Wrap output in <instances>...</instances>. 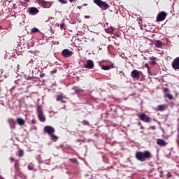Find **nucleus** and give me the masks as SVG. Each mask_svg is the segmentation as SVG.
I'll return each instance as SVG.
<instances>
[{
	"label": "nucleus",
	"instance_id": "obj_1",
	"mask_svg": "<svg viewBox=\"0 0 179 179\" xmlns=\"http://www.w3.org/2000/svg\"><path fill=\"white\" fill-rule=\"evenodd\" d=\"M135 157L138 162H146V160H150V159H152L153 155H152V152L148 150L143 152L137 151L135 153Z\"/></svg>",
	"mask_w": 179,
	"mask_h": 179
},
{
	"label": "nucleus",
	"instance_id": "obj_2",
	"mask_svg": "<svg viewBox=\"0 0 179 179\" xmlns=\"http://www.w3.org/2000/svg\"><path fill=\"white\" fill-rule=\"evenodd\" d=\"M43 132H45V134H48L51 140L54 142H57V141H58V136L55 134V129H54V127L51 126H45L43 129Z\"/></svg>",
	"mask_w": 179,
	"mask_h": 179
},
{
	"label": "nucleus",
	"instance_id": "obj_3",
	"mask_svg": "<svg viewBox=\"0 0 179 179\" xmlns=\"http://www.w3.org/2000/svg\"><path fill=\"white\" fill-rule=\"evenodd\" d=\"M36 113L39 121H41V122H45V116L44 115V112L43 111V107L41 105L37 106Z\"/></svg>",
	"mask_w": 179,
	"mask_h": 179
},
{
	"label": "nucleus",
	"instance_id": "obj_4",
	"mask_svg": "<svg viewBox=\"0 0 179 179\" xmlns=\"http://www.w3.org/2000/svg\"><path fill=\"white\" fill-rule=\"evenodd\" d=\"M94 3H96V5L98 6H99V8H101L103 10H106V9H108V8L110 6H108V3H106V2L103 1H94Z\"/></svg>",
	"mask_w": 179,
	"mask_h": 179
},
{
	"label": "nucleus",
	"instance_id": "obj_5",
	"mask_svg": "<svg viewBox=\"0 0 179 179\" xmlns=\"http://www.w3.org/2000/svg\"><path fill=\"white\" fill-rule=\"evenodd\" d=\"M166 17H167V13L160 11L157 16V22H163Z\"/></svg>",
	"mask_w": 179,
	"mask_h": 179
},
{
	"label": "nucleus",
	"instance_id": "obj_6",
	"mask_svg": "<svg viewBox=\"0 0 179 179\" xmlns=\"http://www.w3.org/2000/svg\"><path fill=\"white\" fill-rule=\"evenodd\" d=\"M139 120H141V121H143V122H152V119L150 118V117L147 116L145 113H141L139 115Z\"/></svg>",
	"mask_w": 179,
	"mask_h": 179
},
{
	"label": "nucleus",
	"instance_id": "obj_7",
	"mask_svg": "<svg viewBox=\"0 0 179 179\" xmlns=\"http://www.w3.org/2000/svg\"><path fill=\"white\" fill-rule=\"evenodd\" d=\"M62 55L64 58H69V57H72L73 55V52L69 49H64L62 52Z\"/></svg>",
	"mask_w": 179,
	"mask_h": 179
},
{
	"label": "nucleus",
	"instance_id": "obj_8",
	"mask_svg": "<svg viewBox=\"0 0 179 179\" xmlns=\"http://www.w3.org/2000/svg\"><path fill=\"white\" fill-rule=\"evenodd\" d=\"M84 68H86L87 69H93L94 68V62L93 60H87V64H84Z\"/></svg>",
	"mask_w": 179,
	"mask_h": 179
},
{
	"label": "nucleus",
	"instance_id": "obj_9",
	"mask_svg": "<svg viewBox=\"0 0 179 179\" xmlns=\"http://www.w3.org/2000/svg\"><path fill=\"white\" fill-rule=\"evenodd\" d=\"M172 68L176 71H177V69H179V57L174 59L172 62Z\"/></svg>",
	"mask_w": 179,
	"mask_h": 179
},
{
	"label": "nucleus",
	"instance_id": "obj_10",
	"mask_svg": "<svg viewBox=\"0 0 179 179\" xmlns=\"http://www.w3.org/2000/svg\"><path fill=\"white\" fill-rule=\"evenodd\" d=\"M38 3L43 8H51V3H50V1H38Z\"/></svg>",
	"mask_w": 179,
	"mask_h": 179
},
{
	"label": "nucleus",
	"instance_id": "obj_11",
	"mask_svg": "<svg viewBox=\"0 0 179 179\" xmlns=\"http://www.w3.org/2000/svg\"><path fill=\"white\" fill-rule=\"evenodd\" d=\"M131 76L134 79H139L141 76V71H138V70H133L131 73Z\"/></svg>",
	"mask_w": 179,
	"mask_h": 179
},
{
	"label": "nucleus",
	"instance_id": "obj_12",
	"mask_svg": "<svg viewBox=\"0 0 179 179\" xmlns=\"http://www.w3.org/2000/svg\"><path fill=\"white\" fill-rule=\"evenodd\" d=\"M28 12L29 15H32L33 16H34L35 15H37V13H38V9H37V8L36 7H31L28 8Z\"/></svg>",
	"mask_w": 179,
	"mask_h": 179
},
{
	"label": "nucleus",
	"instance_id": "obj_13",
	"mask_svg": "<svg viewBox=\"0 0 179 179\" xmlns=\"http://www.w3.org/2000/svg\"><path fill=\"white\" fill-rule=\"evenodd\" d=\"M157 145L161 147H164V146H167L168 143L167 142H166V141L162 138H158L157 139Z\"/></svg>",
	"mask_w": 179,
	"mask_h": 179
},
{
	"label": "nucleus",
	"instance_id": "obj_14",
	"mask_svg": "<svg viewBox=\"0 0 179 179\" xmlns=\"http://www.w3.org/2000/svg\"><path fill=\"white\" fill-rule=\"evenodd\" d=\"M167 108V106L162 104V105H158L156 108V111H164Z\"/></svg>",
	"mask_w": 179,
	"mask_h": 179
},
{
	"label": "nucleus",
	"instance_id": "obj_15",
	"mask_svg": "<svg viewBox=\"0 0 179 179\" xmlns=\"http://www.w3.org/2000/svg\"><path fill=\"white\" fill-rule=\"evenodd\" d=\"M154 44L155 45V46L157 47V48H162V47H163V45H164L163 42L160 40L155 41Z\"/></svg>",
	"mask_w": 179,
	"mask_h": 179
},
{
	"label": "nucleus",
	"instance_id": "obj_16",
	"mask_svg": "<svg viewBox=\"0 0 179 179\" xmlns=\"http://www.w3.org/2000/svg\"><path fill=\"white\" fill-rule=\"evenodd\" d=\"M17 122L18 125H20V126L24 125V124L26 123L24 120H23V118H22V117H17Z\"/></svg>",
	"mask_w": 179,
	"mask_h": 179
},
{
	"label": "nucleus",
	"instance_id": "obj_17",
	"mask_svg": "<svg viewBox=\"0 0 179 179\" xmlns=\"http://www.w3.org/2000/svg\"><path fill=\"white\" fill-rule=\"evenodd\" d=\"M101 69H103V71H108V69H110L111 68V66L110 65H102L101 66Z\"/></svg>",
	"mask_w": 179,
	"mask_h": 179
},
{
	"label": "nucleus",
	"instance_id": "obj_18",
	"mask_svg": "<svg viewBox=\"0 0 179 179\" xmlns=\"http://www.w3.org/2000/svg\"><path fill=\"white\" fill-rule=\"evenodd\" d=\"M164 97H167V99H169V100H173V99H174V98L173 97V95H172L171 94H169V93L166 94L164 96Z\"/></svg>",
	"mask_w": 179,
	"mask_h": 179
},
{
	"label": "nucleus",
	"instance_id": "obj_19",
	"mask_svg": "<svg viewBox=\"0 0 179 179\" xmlns=\"http://www.w3.org/2000/svg\"><path fill=\"white\" fill-rule=\"evenodd\" d=\"M63 99H64V96L62 94H61L60 95H57L56 96L57 101H61V100H62Z\"/></svg>",
	"mask_w": 179,
	"mask_h": 179
},
{
	"label": "nucleus",
	"instance_id": "obj_20",
	"mask_svg": "<svg viewBox=\"0 0 179 179\" xmlns=\"http://www.w3.org/2000/svg\"><path fill=\"white\" fill-rule=\"evenodd\" d=\"M106 31L108 34H111L113 33L114 31V28H113V27H111L110 28H107L106 29Z\"/></svg>",
	"mask_w": 179,
	"mask_h": 179
},
{
	"label": "nucleus",
	"instance_id": "obj_21",
	"mask_svg": "<svg viewBox=\"0 0 179 179\" xmlns=\"http://www.w3.org/2000/svg\"><path fill=\"white\" fill-rule=\"evenodd\" d=\"M18 156L20 157H23V156H24V151H23V150H18Z\"/></svg>",
	"mask_w": 179,
	"mask_h": 179
},
{
	"label": "nucleus",
	"instance_id": "obj_22",
	"mask_svg": "<svg viewBox=\"0 0 179 179\" xmlns=\"http://www.w3.org/2000/svg\"><path fill=\"white\" fill-rule=\"evenodd\" d=\"M38 31H40V30L38 29V28H32L31 30V33H38Z\"/></svg>",
	"mask_w": 179,
	"mask_h": 179
},
{
	"label": "nucleus",
	"instance_id": "obj_23",
	"mask_svg": "<svg viewBox=\"0 0 179 179\" xmlns=\"http://www.w3.org/2000/svg\"><path fill=\"white\" fill-rule=\"evenodd\" d=\"M69 160L71 163H78V159L76 158H71Z\"/></svg>",
	"mask_w": 179,
	"mask_h": 179
},
{
	"label": "nucleus",
	"instance_id": "obj_24",
	"mask_svg": "<svg viewBox=\"0 0 179 179\" xmlns=\"http://www.w3.org/2000/svg\"><path fill=\"white\" fill-rule=\"evenodd\" d=\"M150 60L155 61L156 62V61H157V57H155L154 56H152L151 57H150Z\"/></svg>",
	"mask_w": 179,
	"mask_h": 179
},
{
	"label": "nucleus",
	"instance_id": "obj_25",
	"mask_svg": "<svg viewBox=\"0 0 179 179\" xmlns=\"http://www.w3.org/2000/svg\"><path fill=\"white\" fill-rule=\"evenodd\" d=\"M76 93H80L82 92H83V90L81 89H76L75 90Z\"/></svg>",
	"mask_w": 179,
	"mask_h": 179
},
{
	"label": "nucleus",
	"instance_id": "obj_26",
	"mask_svg": "<svg viewBox=\"0 0 179 179\" xmlns=\"http://www.w3.org/2000/svg\"><path fill=\"white\" fill-rule=\"evenodd\" d=\"M83 125H89V122H87V120H83L82 122Z\"/></svg>",
	"mask_w": 179,
	"mask_h": 179
},
{
	"label": "nucleus",
	"instance_id": "obj_27",
	"mask_svg": "<svg viewBox=\"0 0 179 179\" xmlns=\"http://www.w3.org/2000/svg\"><path fill=\"white\" fill-rule=\"evenodd\" d=\"M162 90L164 93H167V92H169V88H162Z\"/></svg>",
	"mask_w": 179,
	"mask_h": 179
},
{
	"label": "nucleus",
	"instance_id": "obj_28",
	"mask_svg": "<svg viewBox=\"0 0 179 179\" xmlns=\"http://www.w3.org/2000/svg\"><path fill=\"white\" fill-rule=\"evenodd\" d=\"M150 65H156V62L155 61H151L149 62Z\"/></svg>",
	"mask_w": 179,
	"mask_h": 179
},
{
	"label": "nucleus",
	"instance_id": "obj_29",
	"mask_svg": "<svg viewBox=\"0 0 179 179\" xmlns=\"http://www.w3.org/2000/svg\"><path fill=\"white\" fill-rule=\"evenodd\" d=\"M171 177H173V176L171 175V173H170V172H169L167 174V178H170Z\"/></svg>",
	"mask_w": 179,
	"mask_h": 179
},
{
	"label": "nucleus",
	"instance_id": "obj_30",
	"mask_svg": "<svg viewBox=\"0 0 179 179\" xmlns=\"http://www.w3.org/2000/svg\"><path fill=\"white\" fill-rule=\"evenodd\" d=\"M9 122H10L12 124H15V120L13 119H10Z\"/></svg>",
	"mask_w": 179,
	"mask_h": 179
},
{
	"label": "nucleus",
	"instance_id": "obj_31",
	"mask_svg": "<svg viewBox=\"0 0 179 179\" xmlns=\"http://www.w3.org/2000/svg\"><path fill=\"white\" fill-rule=\"evenodd\" d=\"M150 129H152V131H155V129H156V127L155 126H151L150 127Z\"/></svg>",
	"mask_w": 179,
	"mask_h": 179
},
{
	"label": "nucleus",
	"instance_id": "obj_32",
	"mask_svg": "<svg viewBox=\"0 0 179 179\" xmlns=\"http://www.w3.org/2000/svg\"><path fill=\"white\" fill-rule=\"evenodd\" d=\"M51 73H52V75L54 74V73H57V69L52 70L51 71Z\"/></svg>",
	"mask_w": 179,
	"mask_h": 179
},
{
	"label": "nucleus",
	"instance_id": "obj_33",
	"mask_svg": "<svg viewBox=\"0 0 179 179\" xmlns=\"http://www.w3.org/2000/svg\"><path fill=\"white\" fill-rule=\"evenodd\" d=\"M45 76V73H41L40 74V78H44Z\"/></svg>",
	"mask_w": 179,
	"mask_h": 179
},
{
	"label": "nucleus",
	"instance_id": "obj_34",
	"mask_svg": "<svg viewBox=\"0 0 179 179\" xmlns=\"http://www.w3.org/2000/svg\"><path fill=\"white\" fill-rule=\"evenodd\" d=\"M145 67L147 68V69H148V68H150L149 67V64L148 63L145 64Z\"/></svg>",
	"mask_w": 179,
	"mask_h": 179
},
{
	"label": "nucleus",
	"instance_id": "obj_35",
	"mask_svg": "<svg viewBox=\"0 0 179 179\" xmlns=\"http://www.w3.org/2000/svg\"><path fill=\"white\" fill-rule=\"evenodd\" d=\"M64 26H65V24L64 23H62L60 24V28L61 29H63Z\"/></svg>",
	"mask_w": 179,
	"mask_h": 179
},
{
	"label": "nucleus",
	"instance_id": "obj_36",
	"mask_svg": "<svg viewBox=\"0 0 179 179\" xmlns=\"http://www.w3.org/2000/svg\"><path fill=\"white\" fill-rule=\"evenodd\" d=\"M27 167H28V170H30V171L33 170V167H31V166H28Z\"/></svg>",
	"mask_w": 179,
	"mask_h": 179
},
{
	"label": "nucleus",
	"instance_id": "obj_37",
	"mask_svg": "<svg viewBox=\"0 0 179 179\" xmlns=\"http://www.w3.org/2000/svg\"><path fill=\"white\" fill-rule=\"evenodd\" d=\"M85 19H90V15H85Z\"/></svg>",
	"mask_w": 179,
	"mask_h": 179
},
{
	"label": "nucleus",
	"instance_id": "obj_38",
	"mask_svg": "<svg viewBox=\"0 0 179 179\" xmlns=\"http://www.w3.org/2000/svg\"><path fill=\"white\" fill-rule=\"evenodd\" d=\"M61 3L65 4V3H67V1H60Z\"/></svg>",
	"mask_w": 179,
	"mask_h": 179
},
{
	"label": "nucleus",
	"instance_id": "obj_39",
	"mask_svg": "<svg viewBox=\"0 0 179 179\" xmlns=\"http://www.w3.org/2000/svg\"><path fill=\"white\" fill-rule=\"evenodd\" d=\"M10 160L11 162H14V161H15V159L11 157H10Z\"/></svg>",
	"mask_w": 179,
	"mask_h": 179
},
{
	"label": "nucleus",
	"instance_id": "obj_40",
	"mask_svg": "<svg viewBox=\"0 0 179 179\" xmlns=\"http://www.w3.org/2000/svg\"><path fill=\"white\" fill-rule=\"evenodd\" d=\"M148 73H149V75H150V68L148 69Z\"/></svg>",
	"mask_w": 179,
	"mask_h": 179
},
{
	"label": "nucleus",
	"instance_id": "obj_41",
	"mask_svg": "<svg viewBox=\"0 0 179 179\" xmlns=\"http://www.w3.org/2000/svg\"><path fill=\"white\" fill-rule=\"evenodd\" d=\"M158 170H159V171H160L161 174H163V171H160V170H162V168H159Z\"/></svg>",
	"mask_w": 179,
	"mask_h": 179
},
{
	"label": "nucleus",
	"instance_id": "obj_42",
	"mask_svg": "<svg viewBox=\"0 0 179 179\" xmlns=\"http://www.w3.org/2000/svg\"><path fill=\"white\" fill-rule=\"evenodd\" d=\"M82 6H78V9H82Z\"/></svg>",
	"mask_w": 179,
	"mask_h": 179
},
{
	"label": "nucleus",
	"instance_id": "obj_43",
	"mask_svg": "<svg viewBox=\"0 0 179 179\" xmlns=\"http://www.w3.org/2000/svg\"><path fill=\"white\" fill-rule=\"evenodd\" d=\"M60 101H61L62 103H65V101H64V100H62V99Z\"/></svg>",
	"mask_w": 179,
	"mask_h": 179
},
{
	"label": "nucleus",
	"instance_id": "obj_44",
	"mask_svg": "<svg viewBox=\"0 0 179 179\" xmlns=\"http://www.w3.org/2000/svg\"><path fill=\"white\" fill-rule=\"evenodd\" d=\"M141 129H143V126H141Z\"/></svg>",
	"mask_w": 179,
	"mask_h": 179
},
{
	"label": "nucleus",
	"instance_id": "obj_45",
	"mask_svg": "<svg viewBox=\"0 0 179 179\" xmlns=\"http://www.w3.org/2000/svg\"><path fill=\"white\" fill-rule=\"evenodd\" d=\"M87 6V4H86V3H85V5H83V6Z\"/></svg>",
	"mask_w": 179,
	"mask_h": 179
},
{
	"label": "nucleus",
	"instance_id": "obj_46",
	"mask_svg": "<svg viewBox=\"0 0 179 179\" xmlns=\"http://www.w3.org/2000/svg\"><path fill=\"white\" fill-rule=\"evenodd\" d=\"M78 142H80V140H78Z\"/></svg>",
	"mask_w": 179,
	"mask_h": 179
},
{
	"label": "nucleus",
	"instance_id": "obj_47",
	"mask_svg": "<svg viewBox=\"0 0 179 179\" xmlns=\"http://www.w3.org/2000/svg\"><path fill=\"white\" fill-rule=\"evenodd\" d=\"M139 124H140V125H142V124L141 122Z\"/></svg>",
	"mask_w": 179,
	"mask_h": 179
},
{
	"label": "nucleus",
	"instance_id": "obj_48",
	"mask_svg": "<svg viewBox=\"0 0 179 179\" xmlns=\"http://www.w3.org/2000/svg\"><path fill=\"white\" fill-rule=\"evenodd\" d=\"M94 1H100V0H94Z\"/></svg>",
	"mask_w": 179,
	"mask_h": 179
},
{
	"label": "nucleus",
	"instance_id": "obj_49",
	"mask_svg": "<svg viewBox=\"0 0 179 179\" xmlns=\"http://www.w3.org/2000/svg\"><path fill=\"white\" fill-rule=\"evenodd\" d=\"M59 1H64V0H59Z\"/></svg>",
	"mask_w": 179,
	"mask_h": 179
},
{
	"label": "nucleus",
	"instance_id": "obj_50",
	"mask_svg": "<svg viewBox=\"0 0 179 179\" xmlns=\"http://www.w3.org/2000/svg\"><path fill=\"white\" fill-rule=\"evenodd\" d=\"M69 1H73V0H69Z\"/></svg>",
	"mask_w": 179,
	"mask_h": 179
}]
</instances>
